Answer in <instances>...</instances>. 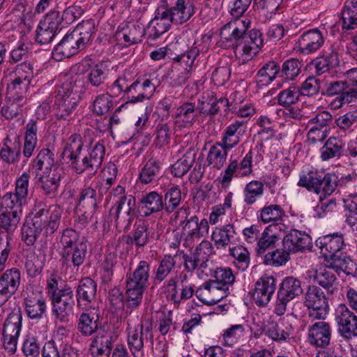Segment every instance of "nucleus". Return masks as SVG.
Wrapping results in <instances>:
<instances>
[{
	"instance_id": "nucleus-1",
	"label": "nucleus",
	"mask_w": 357,
	"mask_h": 357,
	"mask_svg": "<svg viewBox=\"0 0 357 357\" xmlns=\"http://www.w3.org/2000/svg\"><path fill=\"white\" fill-rule=\"evenodd\" d=\"M105 155L104 145L100 142L93 146H84L79 135H72L68 139L63 151L67 163L77 173L85 172L95 174L100 167Z\"/></svg>"
},
{
	"instance_id": "nucleus-2",
	"label": "nucleus",
	"mask_w": 357,
	"mask_h": 357,
	"mask_svg": "<svg viewBox=\"0 0 357 357\" xmlns=\"http://www.w3.org/2000/svg\"><path fill=\"white\" fill-rule=\"evenodd\" d=\"M250 24L248 20L229 22L221 28L220 33L222 41L230 43L229 46L243 57V60L252 58L263 45L259 31L252 29L246 33Z\"/></svg>"
},
{
	"instance_id": "nucleus-3",
	"label": "nucleus",
	"mask_w": 357,
	"mask_h": 357,
	"mask_svg": "<svg viewBox=\"0 0 357 357\" xmlns=\"http://www.w3.org/2000/svg\"><path fill=\"white\" fill-rule=\"evenodd\" d=\"M127 342L133 357H144L145 347L153 344L152 324L149 321L142 322L137 326L132 328L127 321Z\"/></svg>"
},
{
	"instance_id": "nucleus-4",
	"label": "nucleus",
	"mask_w": 357,
	"mask_h": 357,
	"mask_svg": "<svg viewBox=\"0 0 357 357\" xmlns=\"http://www.w3.org/2000/svg\"><path fill=\"white\" fill-rule=\"evenodd\" d=\"M53 102V110L59 120L70 121L75 114L77 100L68 85L57 86L50 96Z\"/></svg>"
},
{
	"instance_id": "nucleus-5",
	"label": "nucleus",
	"mask_w": 357,
	"mask_h": 357,
	"mask_svg": "<svg viewBox=\"0 0 357 357\" xmlns=\"http://www.w3.org/2000/svg\"><path fill=\"white\" fill-rule=\"evenodd\" d=\"M337 179L335 174L328 173L323 176L317 172L310 171L300 175L297 185L316 194L321 193L326 196L335 191Z\"/></svg>"
},
{
	"instance_id": "nucleus-6",
	"label": "nucleus",
	"mask_w": 357,
	"mask_h": 357,
	"mask_svg": "<svg viewBox=\"0 0 357 357\" xmlns=\"http://www.w3.org/2000/svg\"><path fill=\"white\" fill-rule=\"evenodd\" d=\"M303 293L301 281L294 277L285 278L278 291L274 312L278 316L283 315L287 303Z\"/></svg>"
},
{
	"instance_id": "nucleus-7",
	"label": "nucleus",
	"mask_w": 357,
	"mask_h": 357,
	"mask_svg": "<svg viewBox=\"0 0 357 357\" xmlns=\"http://www.w3.org/2000/svg\"><path fill=\"white\" fill-rule=\"evenodd\" d=\"M305 305L309 310L312 320L324 319L329 310L328 298L318 287L310 286L305 296Z\"/></svg>"
},
{
	"instance_id": "nucleus-8",
	"label": "nucleus",
	"mask_w": 357,
	"mask_h": 357,
	"mask_svg": "<svg viewBox=\"0 0 357 357\" xmlns=\"http://www.w3.org/2000/svg\"><path fill=\"white\" fill-rule=\"evenodd\" d=\"M335 320L337 333L344 340L357 337V316L345 304H340L335 309Z\"/></svg>"
},
{
	"instance_id": "nucleus-9",
	"label": "nucleus",
	"mask_w": 357,
	"mask_h": 357,
	"mask_svg": "<svg viewBox=\"0 0 357 357\" xmlns=\"http://www.w3.org/2000/svg\"><path fill=\"white\" fill-rule=\"evenodd\" d=\"M321 94L326 96H334V98L330 103L333 109H337L345 104L351 102L354 98L357 97V92L350 89L346 82L334 81L324 84Z\"/></svg>"
},
{
	"instance_id": "nucleus-10",
	"label": "nucleus",
	"mask_w": 357,
	"mask_h": 357,
	"mask_svg": "<svg viewBox=\"0 0 357 357\" xmlns=\"http://www.w3.org/2000/svg\"><path fill=\"white\" fill-rule=\"evenodd\" d=\"M22 316L20 310L13 311L6 318L3 329V345L10 354L17 349V340L22 328Z\"/></svg>"
},
{
	"instance_id": "nucleus-11",
	"label": "nucleus",
	"mask_w": 357,
	"mask_h": 357,
	"mask_svg": "<svg viewBox=\"0 0 357 357\" xmlns=\"http://www.w3.org/2000/svg\"><path fill=\"white\" fill-rule=\"evenodd\" d=\"M135 202H131V198L126 199L118 205H113L109 210V215L114 221L119 232L128 231L135 218Z\"/></svg>"
},
{
	"instance_id": "nucleus-12",
	"label": "nucleus",
	"mask_w": 357,
	"mask_h": 357,
	"mask_svg": "<svg viewBox=\"0 0 357 357\" xmlns=\"http://www.w3.org/2000/svg\"><path fill=\"white\" fill-rule=\"evenodd\" d=\"M158 8L160 9L161 16L169 19L172 24H183L189 20L195 13V5L190 0H176L171 7L161 6Z\"/></svg>"
},
{
	"instance_id": "nucleus-13",
	"label": "nucleus",
	"mask_w": 357,
	"mask_h": 357,
	"mask_svg": "<svg viewBox=\"0 0 357 357\" xmlns=\"http://www.w3.org/2000/svg\"><path fill=\"white\" fill-rule=\"evenodd\" d=\"M52 313L56 321L61 323H67L73 315L75 304L73 290L63 291L62 294H54V298L51 299Z\"/></svg>"
},
{
	"instance_id": "nucleus-14",
	"label": "nucleus",
	"mask_w": 357,
	"mask_h": 357,
	"mask_svg": "<svg viewBox=\"0 0 357 357\" xmlns=\"http://www.w3.org/2000/svg\"><path fill=\"white\" fill-rule=\"evenodd\" d=\"M209 225L206 219L199 222V218L192 216L183 226L182 237L183 246L191 248L196 241L199 240L208 233Z\"/></svg>"
},
{
	"instance_id": "nucleus-15",
	"label": "nucleus",
	"mask_w": 357,
	"mask_h": 357,
	"mask_svg": "<svg viewBox=\"0 0 357 357\" xmlns=\"http://www.w3.org/2000/svg\"><path fill=\"white\" fill-rule=\"evenodd\" d=\"M215 280L204 285L205 289L215 294L218 291H223L216 298L212 299L210 304L216 303L221 301L225 296V290H228V285H231L235 281V275L230 268H219L215 273Z\"/></svg>"
},
{
	"instance_id": "nucleus-16",
	"label": "nucleus",
	"mask_w": 357,
	"mask_h": 357,
	"mask_svg": "<svg viewBox=\"0 0 357 357\" xmlns=\"http://www.w3.org/2000/svg\"><path fill=\"white\" fill-rule=\"evenodd\" d=\"M275 279L272 275H264L255 284L252 298L255 303L260 307H264L271 300L275 291Z\"/></svg>"
},
{
	"instance_id": "nucleus-17",
	"label": "nucleus",
	"mask_w": 357,
	"mask_h": 357,
	"mask_svg": "<svg viewBox=\"0 0 357 357\" xmlns=\"http://www.w3.org/2000/svg\"><path fill=\"white\" fill-rule=\"evenodd\" d=\"M307 337L308 342L311 345L326 348L331 343L332 328L328 322L324 321H317L309 326Z\"/></svg>"
},
{
	"instance_id": "nucleus-18",
	"label": "nucleus",
	"mask_w": 357,
	"mask_h": 357,
	"mask_svg": "<svg viewBox=\"0 0 357 357\" xmlns=\"http://www.w3.org/2000/svg\"><path fill=\"white\" fill-rule=\"evenodd\" d=\"M283 247L289 252H303L310 250L312 247V239L305 232L297 229H291L283 238Z\"/></svg>"
},
{
	"instance_id": "nucleus-19",
	"label": "nucleus",
	"mask_w": 357,
	"mask_h": 357,
	"mask_svg": "<svg viewBox=\"0 0 357 357\" xmlns=\"http://www.w3.org/2000/svg\"><path fill=\"white\" fill-rule=\"evenodd\" d=\"M146 33L144 26L139 23H129L118 27L116 37L119 41L123 40L125 46L140 43Z\"/></svg>"
},
{
	"instance_id": "nucleus-20",
	"label": "nucleus",
	"mask_w": 357,
	"mask_h": 357,
	"mask_svg": "<svg viewBox=\"0 0 357 357\" xmlns=\"http://www.w3.org/2000/svg\"><path fill=\"white\" fill-rule=\"evenodd\" d=\"M246 131L247 126L245 121H235L224 130L221 144L227 149H232L240 143Z\"/></svg>"
},
{
	"instance_id": "nucleus-21",
	"label": "nucleus",
	"mask_w": 357,
	"mask_h": 357,
	"mask_svg": "<svg viewBox=\"0 0 357 357\" xmlns=\"http://www.w3.org/2000/svg\"><path fill=\"white\" fill-rule=\"evenodd\" d=\"M324 43L322 33L318 29H312L304 32L298 39V50L309 54L317 52Z\"/></svg>"
},
{
	"instance_id": "nucleus-22",
	"label": "nucleus",
	"mask_w": 357,
	"mask_h": 357,
	"mask_svg": "<svg viewBox=\"0 0 357 357\" xmlns=\"http://www.w3.org/2000/svg\"><path fill=\"white\" fill-rule=\"evenodd\" d=\"M315 245L324 255H330L331 257L338 255L345 245L343 235L340 233L321 236L316 240Z\"/></svg>"
},
{
	"instance_id": "nucleus-23",
	"label": "nucleus",
	"mask_w": 357,
	"mask_h": 357,
	"mask_svg": "<svg viewBox=\"0 0 357 357\" xmlns=\"http://www.w3.org/2000/svg\"><path fill=\"white\" fill-rule=\"evenodd\" d=\"M31 167L38 174L51 173L52 171L57 172L58 169H63L55 161L54 154L49 149H43L38 153L37 156L31 162Z\"/></svg>"
},
{
	"instance_id": "nucleus-24",
	"label": "nucleus",
	"mask_w": 357,
	"mask_h": 357,
	"mask_svg": "<svg viewBox=\"0 0 357 357\" xmlns=\"http://www.w3.org/2000/svg\"><path fill=\"white\" fill-rule=\"evenodd\" d=\"M198 116L195 103L186 102L176 109L174 116L175 127L181 130L191 127Z\"/></svg>"
},
{
	"instance_id": "nucleus-25",
	"label": "nucleus",
	"mask_w": 357,
	"mask_h": 357,
	"mask_svg": "<svg viewBox=\"0 0 357 357\" xmlns=\"http://www.w3.org/2000/svg\"><path fill=\"white\" fill-rule=\"evenodd\" d=\"M139 208L144 217L162 211L165 209L162 195L156 191L143 195L139 201Z\"/></svg>"
},
{
	"instance_id": "nucleus-26",
	"label": "nucleus",
	"mask_w": 357,
	"mask_h": 357,
	"mask_svg": "<svg viewBox=\"0 0 357 357\" xmlns=\"http://www.w3.org/2000/svg\"><path fill=\"white\" fill-rule=\"evenodd\" d=\"M82 50L80 46L73 36L72 33H68L54 47L52 51L53 57L57 61L69 58Z\"/></svg>"
},
{
	"instance_id": "nucleus-27",
	"label": "nucleus",
	"mask_w": 357,
	"mask_h": 357,
	"mask_svg": "<svg viewBox=\"0 0 357 357\" xmlns=\"http://www.w3.org/2000/svg\"><path fill=\"white\" fill-rule=\"evenodd\" d=\"M312 278L315 282L326 290L327 294H334L337 291V278L331 266L315 270Z\"/></svg>"
},
{
	"instance_id": "nucleus-28",
	"label": "nucleus",
	"mask_w": 357,
	"mask_h": 357,
	"mask_svg": "<svg viewBox=\"0 0 357 357\" xmlns=\"http://www.w3.org/2000/svg\"><path fill=\"white\" fill-rule=\"evenodd\" d=\"M151 266L145 260L140 261L133 271L126 275V283L146 289L150 278Z\"/></svg>"
},
{
	"instance_id": "nucleus-29",
	"label": "nucleus",
	"mask_w": 357,
	"mask_h": 357,
	"mask_svg": "<svg viewBox=\"0 0 357 357\" xmlns=\"http://www.w3.org/2000/svg\"><path fill=\"white\" fill-rule=\"evenodd\" d=\"M340 59L338 53L335 50L329 52H324L322 55L317 56L312 61L317 75H321L329 73L333 68L339 66Z\"/></svg>"
},
{
	"instance_id": "nucleus-30",
	"label": "nucleus",
	"mask_w": 357,
	"mask_h": 357,
	"mask_svg": "<svg viewBox=\"0 0 357 357\" xmlns=\"http://www.w3.org/2000/svg\"><path fill=\"white\" fill-rule=\"evenodd\" d=\"M63 175V169H58L57 172L54 170L51 173L39 174L38 181L43 193L45 195L54 196L60 186V182Z\"/></svg>"
},
{
	"instance_id": "nucleus-31",
	"label": "nucleus",
	"mask_w": 357,
	"mask_h": 357,
	"mask_svg": "<svg viewBox=\"0 0 357 357\" xmlns=\"http://www.w3.org/2000/svg\"><path fill=\"white\" fill-rule=\"evenodd\" d=\"M22 215L6 211L0 214V237L12 241L13 234L17 229Z\"/></svg>"
},
{
	"instance_id": "nucleus-32",
	"label": "nucleus",
	"mask_w": 357,
	"mask_h": 357,
	"mask_svg": "<svg viewBox=\"0 0 357 357\" xmlns=\"http://www.w3.org/2000/svg\"><path fill=\"white\" fill-rule=\"evenodd\" d=\"M176 256L166 255L158 261V264L153 273L152 282L153 286L160 285L168 278V276L176 266Z\"/></svg>"
},
{
	"instance_id": "nucleus-33",
	"label": "nucleus",
	"mask_w": 357,
	"mask_h": 357,
	"mask_svg": "<svg viewBox=\"0 0 357 357\" xmlns=\"http://www.w3.org/2000/svg\"><path fill=\"white\" fill-rule=\"evenodd\" d=\"M160 14V9L158 8L155 10V17L149 22L147 29V38L151 41L159 38L170 29L172 24L169 19L162 17Z\"/></svg>"
},
{
	"instance_id": "nucleus-34",
	"label": "nucleus",
	"mask_w": 357,
	"mask_h": 357,
	"mask_svg": "<svg viewBox=\"0 0 357 357\" xmlns=\"http://www.w3.org/2000/svg\"><path fill=\"white\" fill-rule=\"evenodd\" d=\"M113 344V337L102 331L98 333L92 340L90 347L91 349H96V351H92V354L96 357H109Z\"/></svg>"
},
{
	"instance_id": "nucleus-35",
	"label": "nucleus",
	"mask_w": 357,
	"mask_h": 357,
	"mask_svg": "<svg viewBox=\"0 0 357 357\" xmlns=\"http://www.w3.org/2000/svg\"><path fill=\"white\" fill-rule=\"evenodd\" d=\"M86 252L87 245L61 250V260L62 264L65 265L66 267L71 266L79 267L84 262Z\"/></svg>"
},
{
	"instance_id": "nucleus-36",
	"label": "nucleus",
	"mask_w": 357,
	"mask_h": 357,
	"mask_svg": "<svg viewBox=\"0 0 357 357\" xmlns=\"http://www.w3.org/2000/svg\"><path fill=\"white\" fill-rule=\"evenodd\" d=\"M21 153V143L18 138L4 139L0 151L1 158L8 164L19 161Z\"/></svg>"
},
{
	"instance_id": "nucleus-37",
	"label": "nucleus",
	"mask_w": 357,
	"mask_h": 357,
	"mask_svg": "<svg viewBox=\"0 0 357 357\" xmlns=\"http://www.w3.org/2000/svg\"><path fill=\"white\" fill-rule=\"evenodd\" d=\"M234 226L228 224L222 227H217L212 232L211 238L217 248H225L234 242L236 236Z\"/></svg>"
},
{
	"instance_id": "nucleus-38",
	"label": "nucleus",
	"mask_w": 357,
	"mask_h": 357,
	"mask_svg": "<svg viewBox=\"0 0 357 357\" xmlns=\"http://www.w3.org/2000/svg\"><path fill=\"white\" fill-rule=\"evenodd\" d=\"M24 304L28 317L31 319H40L46 311L45 298L40 294L28 295L24 299Z\"/></svg>"
},
{
	"instance_id": "nucleus-39",
	"label": "nucleus",
	"mask_w": 357,
	"mask_h": 357,
	"mask_svg": "<svg viewBox=\"0 0 357 357\" xmlns=\"http://www.w3.org/2000/svg\"><path fill=\"white\" fill-rule=\"evenodd\" d=\"M95 24L92 20L83 21L71 32L81 49H84L91 42L95 33Z\"/></svg>"
},
{
	"instance_id": "nucleus-40",
	"label": "nucleus",
	"mask_w": 357,
	"mask_h": 357,
	"mask_svg": "<svg viewBox=\"0 0 357 357\" xmlns=\"http://www.w3.org/2000/svg\"><path fill=\"white\" fill-rule=\"evenodd\" d=\"M99 328V317L90 311L80 314L77 322V330L84 336H91L97 333Z\"/></svg>"
},
{
	"instance_id": "nucleus-41",
	"label": "nucleus",
	"mask_w": 357,
	"mask_h": 357,
	"mask_svg": "<svg viewBox=\"0 0 357 357\" xmlns=\"http://www.w3.org/2000/svg\"><path fill=\"white\" fill-rule=\"evenodd\" d=\"M109 70V65L106 61L99 62L90 69L86 80L93 87H101L107 79Z\"/></svg>"
},
{
	"instance_id": "nucleus-42",
	"label": "nucleus",
	"mask_w": 357,
	"mask_h": 357,
	"mask_svg": "<svg viewBox=\"0 0 357 357\" xmlns=\"http://www.w3.org/2000/svg\"><path fill=\"white\" fill-rule=\"evenodd\" d=\"M229 149L221 144V142H216L212 145L207 154L206 161L211 167L220 169L226 163L227 153Z\"/></svg>"
},
{
	"instance_id": "nucleus-43",
	"label": "nucleus",
	"mask_w": 357,
	"mask_h": 357,
	"mask_svg": "<svg viewBox=\"0 0 357 357\" xmlns=\"http://www.w3.org/2000/svg\"><path fill=\"white\" fill-rule=\"evenodd\" d=\"M344 143L339 137H331L325 142L321 148V158L323 161H327L334 158H340L342 153Z\"/></svg>"
},
{
	"instance_id": "nucleus-44",
	"label": "nucleus",
	"mask_w": 357,
	"mask_h": 357,
	"mask_svg": "<svg viewBox=\"0 0 357 357\" xmlns=\"http://www.w3.org/2000/svg\"><path fill=\"white\" fill-rule=\"evenodd\" d=\"M342 29L352 30L357 27V0H347L342 10Z\"/></svg>"
},
{
	"instance_id": "nucleus-45",
	"label": "nucleus",
	"mask_w": 357,
	"mask_h": 357,
	"mask_svg": "<svg viewBox=\"0 0 357 357\" xmlns=\"http://www.w3.org/2000/svg\"><path fill=\"white\" fill-rule=\"evenodd\" d=\"M331 259L330 266L334 271L338 274L342 272L347 275L355 276L356 265L349 257L340 252L337 255L331 257Z\"/></svg>"
},
{
	"instance_id": "nucleus-46",
	"label": "nucleus",
	"mask_w": 357,
	"mask_h": 357,
	"mask_svg": "<svg viewBox=\"0 0 357 357\" xmlns=\"http://www.w3.org/2000/svg\"><path fill=\"white\" fill-rule=\"evenodd\" d=\"M278 225H270L261 232V236L255 248L258 255H263L267 250L275 247L278 241V236L273 234V229H275Z\"/></svg>"
},
{
	"instance_id": "nucleus-47",
	"label": "nucleus",
	"mask_w": 357,
	"mask_h": 357,
	"mask_svg": "<svg viewBox=\"0 0 357 357\" xmlns=\"http://www.w3.org/2000/svg\"><path fill=\"white\" fill-rule=\"evenodd\" d=\"M264 331L266 335L277 342L287 341L292 334L291 327H285L283 324L274 321H268L264 326Z\"/></svg>"
},
{
	"instance_id": "nucleus-48",
	"label": "nucleus",
	"mask_w": 357,
	"mask_h": 357,
	"mask_svg": "<svg viewBox=\"0 0 357 357\" xmlns=\"http://www.w3.org/2000/svg\"><path fill=\"white\" fill-rule=\"evenodd\" d=\"M97 285L94 280L89 278L82 280L77 288V302L80 305L82 301L85 304L91 303L96 298Z\"/></svg>"
},
{
	"instance_id": "nucleus-49",
	"label": "nucleus",
	"mask_w": 357,
	"mask_h": 357,
	"mask_svg": "<svg viewBox=\"0 0 357 357\" xmlns=\"http://www.w3.org/2000/svg\"><path fill=\"white\" fill-rule=\"evenodd\" d=\"M264 193V184L257 180L248 183L243 190V202L248 206L253 205Z\"/></svg>"
},
{
	"instance_id": "nucleus-50",
	"label": "nucleus",
	"mask_w": 357,
	"mask_h": 357,
	"mask_svg": "<svg viewBox=\"0 0 357 357\" xmlns=\"http://www.w3.org/2000/svg\"><path fill=\"white\" fill-rule=\"evenodd\" d=\"M26 199L16 192H6L0 200L1 206L8 211L22 215V206L26 203Z\"/></svg>"
},
{
	"instance_id": "nucleus-51",
	"label": "nucleus",
	"mask_w": 357,
	"mask_h": 357,
	"mask_svg": "<svg viewBox=\"0 0 357 357\" xmlns=\"http://www.w3.org/2000/svg\"><path fill=\"white\" fill-rule=\"evenodd\" d=\"M26 102V96L14 97L7 95L6 104L1 108V114L8 119H13L19 114Z\"/></svg>"
},
{
	"instance_id": "nucleus-52",
	"label": "nucleus",
	"mask_w": 357,
	"mask_h": 357,
	"mask_svg": "<svg viewBox=\"0 0 357 357\" xmlns=\"http://www.w3.org/2000/svg\"><path fill=\"white\" fill-rule=\"evenodd\" d=\"M21 283V273L17 268L6 270L0 278V284L13 296Z\"/></svg>"
},
{
	"instance_id": "nucleus-53",
	"label": "nucleus",
	"mask_w": 357,
	"mask_h": 357,
	"mask_svg": "<svg viewBox=\"0 0 357 357\" xmlns=\"http://www.w3.org/2000/svg\"><path fill=\"white\" fill-rule=\"evenodd\" d=\"M150 238L149 225L141 222L135 227L132 235L128 237L127 243L135 245L136 248H142L149 243Z\"/></svg>"
},
{
	"instance_id": "nucleus-54",
	"label": "nucleus",
	"mask_w": 357,
	"mask_h": 357,
	"mask_svg": "<svg viewBox=\"0 0 357 357\" xmlns=\"http://www.w3.org/2000/svg\"><path fill=\"white\" fill-rule=\"evenodd\" d=\"M61 243L62 250H66L76 248L79 245H87V240L84 236H80L76 229L66 228L63 231Z\"/></svg>"
},
{
	"instance_id": "nucleus-55",
	"label": "nucleus",
	"mask_w": 357,
	"mask_h": 357,
	"mask_svg": "<svg viewBox=\"0 0 357 357\" xmlns=\"http://www.w3.org/2000/svg\"><path fill=\"white\" fill-rule=\"evenodd\" d=\"M258 218L264 223L267 224L281 220L284 216V211L278 204L264 206L259 211Z\"/></svg>"
},
{
	"instance_id": "nucleus-56",
	"label": "nucleus",
	"mask_w": 357,
	"mask_h": 357,
	"mask_svg": "<svg viewBox=\"0 0 357 357\" xmlns=\"http://www.w3.org/2000/svg\"><path fill=\"white\" fill-rule=\"evenodd\" d=\"M196 153L193 151H187L172 166V173L176 177H181L185 174L195 163Z\"/></svg>"
},
{
	"instance_id": "nucleus-57",
	"label": "nucleus",
	"mask_w": 357,
	"mask_h": 357,
	"mask_svg": "<svg viewBox=\"0 0 357 357\" xmlns=\"http://www.w3.org/2000/svg\"><path fill=\"white\" fill-rule=\"evenodd\" d=\"M126 300L125 305L126 310H130L131 312L141 304L143 294L146 289L126 283Z\"/></svg>"
},
{
	"instance_id": "nucleus-58",
	"label": "nucleus",
	"mask_w": 357,
	"mask_h": 357,
	"mask_svg": "<svg viewBox=\"0 0 357 357\" xmlns=\"http://www.w3.org/2000/svg\"><path fill=\"white\" fill-rule=\"evenodd\" d=\"M202 258L199 259L197 268V274L199 277L208 276L211 273V269L208 267L209 257L215 253L213 246L208 241H202Z\"/></svg>"
},
{
	"instance_id": "nucleus-59",
	"label": "nucleus",
	"mask_w": 357,
	"mask_h": 357,
	"mask_svg": "<svg viewBox=\"0 0 357 357\" xmlns=\"http://www.w3.org/2000/svg\"><path fill=\"white\" fill-rule=\"evenodd\" d=\"M301 96L298 86L291 84L278 94V103L281 106H291L299 101Z\"/></svg>"
},
{
	"instance_id": "nucleus-60",
	"label": "nucleus",
	"mask_w": 357,
	"mask_h": 357,
	"mask_svg": "<svg viewBox=\"0 0 357 357\" xmlns=\"http://www.w3.org/2000/svg\"><path fill=\"white\" fill-rule=\"evenodd\" d=\"M43 227L36 223L26 220L22 228V239L27 245H33L40 236Z\"/></svg>"
},
{
	"instance_id": "nucleus-61",
	"label": "nucleus",
	"mask_w": 357,
	"mask_h": 357,
	"mask_svg": "<svg viewBox=\"0 0 357 357\" xmlns=\"http://www.w3.org/2000/svg\"><path fill=\"white\" fill-rule=\"evenodd\" d=\"M160 168L158 163L153 159L149 160L141 169L139 179L144 184L155 181L159 176Z\"/></svg>"
},
{
	"instance_id": "nucleus-62",
	"label": "nucleus",
	"mask_w": 357,
	"mask_h": 357,
	"mask_svg": "<svg viewBox=\"0 0 357 357\" xmlns=\"http://www.w3.org/2000/svg\"><path fill=\"white\" fill-rule=\"evenodd\" d=\"M230 255L234 257L236 266L241 271L246 270L250 262V253L247 248L238 245L229 249Z\"/></svg>"
},
{
	"instance_id": "nucleus-63",
	"label": "nucleus",
	"mask_w": 357,
	"mask_h": 357,
	"mask_svg": "<svg viewBox=\"0 0 357 357\" xmlns=\"http://www.w3.org/2000/svg\"><path fill=\"white\" fill-rule=\"evenodd\" d=\"M112 97L109 92L97 96L93 100V112L98 116L109 112L114 105Z\"/></svg>"
},
{
	"instance_id": "nucleus-64",
	"label": "nucleus",
	"mask_w": 357,
	"mask_h": 357,
	"mask_svg": "<svg viewBox=\"0 0 357 357\" xmlns=\"http://www.w3.org/2000/svg\"><path fill=\"white\" fill-rule=\"evenodd\" d=\"M280 70V66L276 62L271 61L264 64L259 70L257 77L260 82L271 83L276 78Z\"/></svg>"
}]
</instances>
